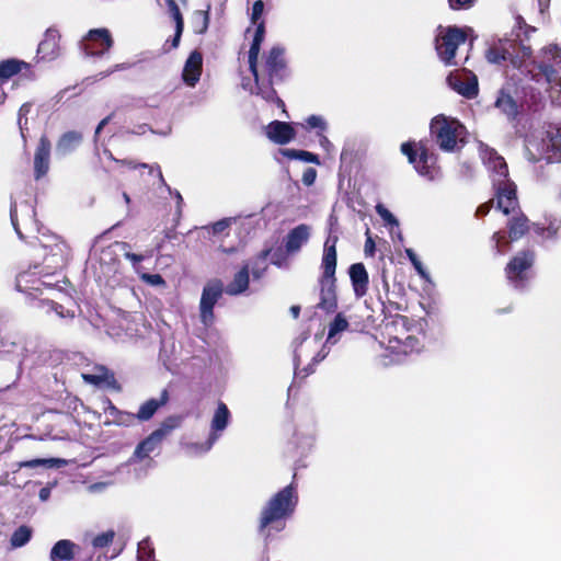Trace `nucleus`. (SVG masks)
I'll return each mask as SVG.
<instances>
[{"label": "nucleus", "mask_w": 561, "mask_h": 561, "mask_svg": "<svg viewBox=\"0 0 561 561\" xmlns=\"http://www.w3.org/2000/svg\"><path fill=\"white\" fill-rule=\"evenodd\" d=\"M122 164H126L128 165L129 168H137V164H134L133 161H126V160H123L121 161ZM138 167H141V168H148L149 169V172L150 173H153L156 172L157 173V176L159 179V181L165 185V182H164V179H163V175H162V172H161V169L158 164H154V165H149V164H146V163H141V164H138Z\"/></svg>", "instance_id": "45"}, {"label": "nucleus", "mask_w": 561, "mask_h": 561, "mask_svg": "<svg viewBox=\"0 0 561 561\" xmlns=\"http://www.w3.org/2000/svg\"><path fill=\"white\" fill-rule=\"evenodd\" d=\"M10 218H11V222H12V226L16 232V234L19 236L20 239H23L24 238V233L20 227V221H19V208L16 206V204H12L11 205V208H10Z\"/></svg>", "instance_id": "48"}, {"label": "nucleus", "mask_w": 561, "mask_h": 561, "mask_svg": "<svg viewBox=\"0 0 561 561\" xmlns=\"http://www.w3.org/2000/svg\"><path fill=\"white\" fill-rule=\"evenodd\" d=\"M222 291L224 288L220 280L208 282L203 288L199 301V319L206 328L214 323V307L222 296Z\"/></svg>", "instance_id": "8"}, {"label": "nucleus", "mask_w": 561, "mask_h": 561, "mask_svg": "<svg viewBox=\"0 0 561 561\" xmlns=\"http://www.w3.org/2000/svg\"><path fill=\"white\" fill-rule=\"evenodd\" d=\"M33 530L26 525H21L16 528L10 538L11 548L16 549L24 547L31 540Z\"/></svg>", "instance_id": "32"}, {"label": "nucleus", "mask_w": 561, "mask_h": 561, "mask_svg": "<svg viewBox=\"0 0 561 561\" xmlns=\"http://www.w3.org/2000/svg\"><path fill=\"white\" fill-rule=\"evenodd\" d=\"M472 1L473 0H448L449 5L453 10L468 8L472 4Z\"/></svg>", "instance_id": "57"}, {"label": "nucleus", "mask_w": 561, "mask_h": 561, "mask_svg": "<svg viewBox=\"0 0 561 561\" xmlns=\"http://www.w3.org/2000/svg\"><path fill=\"white\" fill-rule=\"evenodd\" d=\"M112 116L113 114L106 116L105 118H103L99 125L96 126L95 128V137L99 136V134L101 133V130L110 123V121L112 119Z\"/></svg>", "instance_id": "62"}, {"label": "nucleus", "mask_w": 561, "mask_h": 561, "mask_svg": "<svg viewBox=\"0 0 561 561\" xmlns=\"http://www.w3.org/2000/svg\"><path fill=\"white\" fill-rule=\"evenodd\" d=\"M462 125L445 116H436L431 123V133L439 148L445 151H453L462 131Z\"/></svg>", "instance_id": "6"}, {"label": "nucleus", "mask_w": 561, "mask_h": 561, "mask_svg": "<svg viewBox=\"0 0 561 561\" xmlns=\"http://www.w3.org/2000/svg\"><path fill=\"white\" fill-rule=\"evenodd\" d=\"M447 83L453 90L467 99H474L478 95V79L470 72L463 76L450 73L447 77Z\"/></svg>", "instance_id": "13"}, {"label": "nucleus", "mask_w": 561, "mask_h": 561, "mask_svg": "<svg viewBox=\"0 0 561 561\" xmlns=\"http://www.w3.org/2000/svg\"><path fill=\"white\" fill-rule=\"evenodd\" d=\"M66 465V460L59 458H37L32 460L22 461L19 463L20 468H60Z\"/></svg>", "instance_id": "33"}, {"label": "nucleus", "mask_w": 561, "mask_h": 561, "mask_svg": "<svg viewBox=\"0 0 561 561\" xmlns=\"http://www.w3.org/2000/svg\"><path fill=\"white\" fill-rule=\"evenodd\" d=\"M466 34L456 26H449L447 28L440 30L436 36L435 48L440 60L445 65H456L454 61L456 50L459 45L466 42Z\"/></svg>", "instance_id": "7"}, {"label": "nucleus", "mask_w": 561, "mask_h": 561, "mask_svg": "<svg viewBox=\"0 0 561 561\" xmlns=\"http://www.w3.org/2000/svg\"><path fill=\"white\" fill-rule=\"evenodd\" d=\"M147 130H150L151 133H156L153 129H151L147 124H142L137 126L135 129H133L130 133L136 135H144Z\"/></svg>", "instance_id": "61"}, {"label": "nucleus", "mask_w": 561, "mask_h": 561, "mask_svg": "<svg viewBox=\"0 0 561 561\" xmlns=\"http://www.w3.org/2000/svg\"><path fill=\"white\" fill-rule=\"evenodd\" d=\"M170 15L175 22V26H184V21L179 5L174 0H165Z\"/></svg>", "instance_id": "43"}, {"label": "nucleus", "mask_w": 561, "mask_h": 561, "mask_svg": "<svg viewBox=\"0 0 561 561\" xmlns=\"http://www.w3.org/2000/svg\"><path fill=\"white\" fill-rule=\"evenodd\" d=\"M298 504V493L294 483L288 484L275 493L262 507L259 517L257 533L264 546L277 539L286 528V519L289 518Z\"/></svg>", "instance_id": "1"}, {"label": "nucleus", "mask_w": 561, "mask_h": 561, "mask_svg": "<svg viewBox=\"0 0 561 561\" xmlns=\"http://www.w3.org/2000/svg\"><path fill=\"white\" fill-rule=\"evenodd\" d=\"M485 164L492 172L493 186L496 192L497 208L505 215L518 205L516 185L508 179V168L503 157L489 149L484 157Z\"/></svg>", "instance_id": "4"}, {"label": "nucleus", "mask_w": 561, "mask_h": 561, "mask_svg": "<svg viewBox=\"0 0 561 561\" xmlns=\"http://www.w3.org/2000/svg\"><path fill=\"white\" fill-rule=\"evenodd\" d=\"M560 228V224L551 222L547 228L542 229V233L547 238H556Z\"/></svg>", "instance_id": "56"}, {"label": "nucleus", "mask_w": 561, "mask_h": 561, "mask_svg": "<svg viewBox=\"0 0 561 561\" xmlns=\"http://www.w3.org/2000/svg\"><path fill=\"white\" fill-rule=\"evenodd\" d=\"M230 421V411L224 402H219L210 422V434L207 440L202 445H192L198 448L199 453H207L220 437L221 433L227 428Z\"/></svg>", "instance_id": "10"}, {"label": "nucleus", "mask_w": 561, "mask_h": 561, "mask_svg": "<svg viewBox=\"0 0 561 561\" xmlns=\"http://www.w3.org/2000/svg\"><path fill=\"white\" fill-rule=\"evenodd\" d=\"M249 286V265H244L233 277L232 282L226 287V293L230 296H237L248 289Z\"/></svg>", "instance_id": "27"}, {"label": "nucleus", "mask_w": 561, "mask_h": 561, "mask_svg": "<svg viewBox=\"0 0 561 561\" xmlns=\"http://www.w3.org/2000/svg\"><path fill=\"white\" fill-rule=\"evenodd\" d=\"M310 238V227L301 224L291 229L286 238L285 248L288 253L298 252Z\"/></svg>", "instance_id": "20"}, {"label": "nucleus", "mask_w": 561, "mask_h": 561, "mask_svg": "<svg viewBox=\"0 0 561 561\" xmlns=\"http://www.w3.org/2000/svg\"><path fill=\"white\" fill-rule=\"evenodd\" d=\"M377 214L388 224L391 226H399L398 219L381 204H378L376 206Z\"/></svg>", "instance_id": "47"}, {"label": "nucleus", "mask_w": 561, "mask_h": 561, "mask_svg": "<svg viewBox=\"0 0 561 561\" xmlns=\"http://www.w3.org/2000/svg\"><path fill=\"white\" fill-rule=\"evenodd\" d=\"M23 62L15 59H8L0 62V81L5 82L8 79L21 71Z\"/></svg>", "instance_id": "35"}, {"label": "nucleus", "mask_w": 561, "mask_h": 561, "mask_svg": "<svg viewBox=\"0 0 561 561\" xmlns=\"http://www.w3.org/2000/svg\"><path fill=\"white\" fill-rule=\"evenodd\" d=\"M351 283L354 294L357 298H362L367 294L369 277L363 263H354L348 270Z\"/></svg>", "instance_id": "17"}, {"label": "nucleus", "mask_w": 561, "mask_h": 561, "mask_svg": "<svg viewBox=\"0 0 561 561\" xmlns=\"http://www.w3.org/2000/svg\"><path fill=\"white\" fill-rule=\"evenodd\" d=\"M83 379L92 385H100L101 382L104 381V378L102 376L94 374H84Z\"/></svg>", "instance_id": "59"}, {"label": "nucleus", "mask_w": 561, "mask_h": 561, "mask_svg": "<svg viewBox=\"0 0 561 561\" xmlns=\"http://www.w3.org/2000/svg\"><path fill=\"white\" fill-rule=\"evenodd\" d=\"M33 273H30V272H21L18 276H16V288L20 290V291H27L28 289H35V290H39V287L37 286V284H43V285H46L45 282H41L39 279H35V280H32V285L28 286L27 284L31 282L30 280V276L32 275Z\"/></svg>", "instance_id": "39"}, {"label": "nucleus", "mask_w": 561, "mask_h": 561, "mask_svg": "<svg viewBox=\"0 0 561 561\" xmlns=\"http://www.w3.org/2000/svg\"><path fill=\"white\" fill-rule=\"evenodd\" d=\"M364 252L366 256H373L375 254V242L370 236L366 239Z\"/></svg>", "instance_id": "58"}, {"label": "nucleus", "mask_w": 561, "mask_h": 561, "mask_svg": "<svg viewBox=\"0 0 561 561\" xmlns=\"http://www.w3.org/2000/svg\"><path fill=\"white\" fill-rule=\"evenodd\" d=\"M113 44L112 34L107 28H93L81 41V49L87 56L101 57L112 48Z\"/></svg>", "instance_id": "9"}, {"label": "nucleus", "mask_w": 561, "mask_h": 561, "mask_svg": "<svg viewBox=\"0 0 561 561\" xmlns=\"http://www.w3.org/2000/svg\"><path fill=\"white\" fill-rule=\"evenodd\" d=\"M232 222L231 218H224L216 222H214L210 226H205L203 229L211 231L214 234L222 233L225 230H227Z\"/></svg>", "instance_id": "44"}, {"label": "nucleus", "mask_w": 561, "mask_h": 561, "mask_svg": "<svg viewBox=\"0 0 561 561\" xmlns=\"http://www.w3.org/2000/svg\"><path fill=\"white\" fill-rule=\"evenodd\" d=\"M295 135L294 128L286 122L273 121L266 126L267 138L277 145L290 142Z\"/></svg>", "instance_id": "16"}, {"label": "nucleus", "mask_w": 561, "mask_h": 561, "mask_svg": "<svg viewBox=\"0 0 561 561\" xmlns=\"http://www.w3.org/2000/svg\"><path fill=\"white\" fill-rule=\"evenodd\" d=\"M374 287L378 301L383 306L389 300V283L385 271L381 272L378 279H374Z\"/></svg>", "instance_id": "37"}, {"label": "nucleus", "mask_w": 561, "mask_h": 561, "mask_svg": "<svg viewBox=\"0 0 561 561\" xmlns=\"http://www.w3.org/2000/svg\"><path fill=\"white\" fill-rule=\"evenodd\" d=\"M336 242V237H329L327 239L321 259L322 275L319 278L320 300L317 304V308L327 313H333L337 309L335 277L337 263Z\"/></svg>", "instance_id": "3"}, {"label": "nucleus", "mask_w": 561, "mask_h": 561, "mask_svg": "<svg viewBox=\"0 0 561 561\" xmlns=\"http://www.w3.org/2000/svg\"><path fill=\"white\" fill-rule=\"evenodd\" d=\"M264 35H265V26H264V23L261 22L257 24V26L255 28L253 41H252V44L249 49V67H250V69L255 68V62L257 61V58H259L261 45L264 41Z\"/></svg>", "instance_id": "28"}, {"label": "nucleus", "mask_w": 561, "mask_h": 561, "mask_svg": "<svg viewBox=\"0 0 561 561\" xmlns=\"http://www.w3.org/2000/svg\"><path fill=\"white\" fill-rule=\"evenodd\" d=\"M111 414L118 425H129L137 419L136 414L119 411L115 407L111 408Z\"/></svg>", "instance_id": "40"}, {"label": "nucleus", "mask_w": 561, "mask_h": 561, "mask_svg": "<svg viewBox=\"0 0 561 561\" xmlns=\"http://www.w3.org/2000/svg\"><path fill=\"white\" fill-rule=\"evenodd\" d=\"M494 107L497 108L510 122L514 121L519 113V107L516 100L504 88L497 92Z\"/></svg>", "instance_id": "18"}, {"label": "nucleus", "mask_w": 561, "mask_h": 561, "mask_svg": "<svg viewBox=\"0 0 561 561\" xmlns=\"http://www.w3.org/2000/svg\"><path fill=\"white\" fill-rule=\"evenodd\" d=\"M13 350L5 351V354L0 353V356H9V360L16 365L18 371L21 373L22 364L26 357V348L16 343H12Z\"/></svg>", "instance_id": "36"}, {"label": "nucleus", "mask_w": 561, "mask_h": 561, "mask_svg": "<svg viewBox=\"0 0 561 561\" xmlns=\"http://www.w3.org/2000/svg\"><path fill=\"white\" fill-rule=\"evenodd\" d=\"M317 179V170L313 168H308L302 173L301 181L306 186H311Z\"/></svg>", "instance_id": "54"}, {"label": "nucleus", "mask_w": 561, "mask_h": 561, "mask_svg": "<svg viewBox=\"0 0 561 561\" xmlns=\"http://www.w3.org/2000/svg\"><path fill=\"white\" fill-rule=\"evenodd\" d=\"M541 154L548 163L560 160L561 157V129L547 130L541 139Z\"/></svg>", "instance_id": "14"}, {"label": "nucleus", "mask_w": 561, "mask_h": 561, "mask_svg": "<svg viewBox=\"0 0 561 561\" xmlns=\"http://www.w3.org/2000/svg\"><path fill=\"white\" fill-rule=\"evenodd\" d=\"M202 55L196 50L191 53L185 62L182 75L184 82L188 87H195V84L198 82L202 73Z\"/></svg>", "instance_id": "21"}, {"label": "nucleus", "mask_w": 561, "mask_h": 561, "mask_svg": "<svg viewBox=\"0 0 561 561\" xmlns=\"http://www.w3.org/2000/svg\"><path fill=\"white\" fill-rule=\"evenodd\" d=\"M528 231V219L522 215L513 218L510 222V238L515 241L520 239Z\"/></svg>", "instance_id": "34"}, {"label": "nucleus", "mask_w": 561, "mask_h": 561, "mask_svg": "<svg viewBox=\"0 0 561 561\" xmlns=\"http://www.w3.org/2000/svg\"><path fill=\"white\" fill-rule=\"evenodd\" d=\"M405 254L407 256L409 257L411 264L414 266V268L416 270V272L422 276V277H425L426 276V272L425 270L423 268V264L422 262L419 260L417 255L414 253V251L412 249H405Z\"/></svg>", "instance_id": "49"}, {"label": "nucleus", "mask_w": 561, "mask_h": 561, "mask_svg": "<svg viewBox=\"0 0 561 561\" xmlns=\"http://www.w3.org/2000/svg\"><path fill=\"white\" fill-rule=\"evenodd\" d=\"M41 307L46 310V312L54 311L59 318H73L75 311L65 308L62 305H59L53 300H46L41 302Z\"/></svg>", "instance_id": "38"}, {"label": "nucleus", "mask_w": 561, "mask_h": 561, "mask_svg": "<svg viewBox=\"0 0 561 561\" xmlns=\"http://www.w3.org/2000/svg\"><path fill=\"white\" fill-rule=\"evenodd\" d=\"M514 43L510 39H499L492 44L485 51V58L490 64L499 65L512 57Z\"/></svg>", "instance_id": "22"}, {"label": "nucleus", "mask_w": 561, "mask_h": 561, "mask_svg": "<svg viewBox=\"0 0 561 561\" xmlns=\"http://www.w3.org/2000/svg\"><path fill=\"white\" fill-rule=\"evenodd\" d=\"M174 427V424H169L165 422L159 428L153 431L148 437H146L137 445L133 457L129 459V462L149 458L150 454L160 446L163 438L170 434Z\"/></svg>", "instance_id": "11"}, {"label": "nucleus", "mask_w": 561, "mask_h": 561, "mask_svg": "<svg viewBox=\"0 0 561 561\" xmlns=\"http://www.w3.org/2000/svg\"><path fill=\"white\" fill-rule=\"evenodd\" d=\"M401 151L409 158V162L415 165L416 171L421 175H428L430 173V156L425 149H422L419 153V160L416 158L417 153L413 150L411 144L404 142L401 146Z\"/></svg>", "instance_id": "23"}, {"label": "nucleus", "mask_w": 561, "mask_h": 561, "mask_svg": "<svg viewBox=\"0 0 561 561\" xmlns=\"http://www.w3.org/2000/svg\"><path fill=\"white\" fill-rule=\"evenodd\" d=\"M280 153L290 160H299L306 163L320 164L319 157L310 151L298 149H280Z\"/></svg>", "instance_id": "31"}, {"label": "nucleus", "mask_w": 561, "mask_h": 561, "mask_svg": "<svg viewBox=\"0 0 561 561\" xmlns=\"http://www.w3.org/2000/svg\"><path fill=\"white\" fill-rule=\"evenodd\" d=\"M31 107H32L31 103H24V104H22V106L19 110L18 125H19L21 136L24 141H25L24 129L26 128L25 126L27 124L26 115L30 113Z\"/></svg>", "instance_id": "41"}, {"label": "nucleus", "mask_w": 561, "mask_h": 561, "mask_svg": "<svg viewBox=\"0 0 561 561\" xmlns=\"http://www.w3.org/2000/svg\"><path fill=\"white\" fill-rule=\"evenodd\" d=\"M198 14L202 16L203 19V27L202 30L199 31V33H204L207 27H208V23H209V14H208V11H201L198 12Z\"/></svg>", "instance_id": "63"}, {"label": "nucleus", "mask_w": 561, "mask_h": 561, "mask_svg": "<svg viewBox=\"0 0 561 561\" xmlns=\"http://www.w3.org/2000/svg\"><path fill=\"white\" fill-rule=\"evenodd\" d=\"M129 248H130V245L128 243H126V242L122 243V249L124 250V256L127 260H129L134 265L142 262L144 261V255L131 253L130 251H128Z\"/></svg>", "instance_id": "52"}, {"label": "nucleus", "mask_w": 561, "mask_h": 561, "mask_svg": "<svg viewBox=\"0 0 561 561\" xmlns=\"http://www.w3.org/2000/svg\"><path fill=\"white\" fill-rule=\"evenodd\" d=\"M78 546L68 539L58 540L49 553L50 561H71L76 556Z\"/></svg>", "instance_id": "24"}, {"label": "nucleus", "mask_w": 561, "mask_h": 561, "mask_svg": "<svg viewBox=\"0 0 561 561\" xmlns=\"http://www.w3.org/2000/svg\"><path fill=\"white\" fill-rule=\"evenodd\" d=\"M59 34L56 30H47L44 39L39 43L37 54L44 60H53L58 56Z\"/></svg>", "instance_id": "19"}, {"label": "nucleus", "mask_w": 561, "mask_h": 561, "mask_svg": "<svg viewBox=\"0 0 561 561\" xmlns=\"http://www.w3.org/2000/svg\"><path fill=\"white\" fill-rule=\"evenodd\" d=\"M536 254L533 250L517 252L507 263L505 275L508 283L516 289H524L530 278V271L535 263Z\"/></svg>", "instance_id": "5"}, {"label": "nucleus", "mask_w": 561, "mask_h": 561, "mask_svg": "<svg viewBox=\"0 0 561 561\" xmlns=\"http://www.w3.org/2000/svg\"><path fill=\"white\" fill-rule=\"evenodd\" d=\"M328 353H324L323 351L319 352L313 358L310 364H308L301 371L305 374L302 377H307L308 375L312 374L314 371V367L317 364H319L321 360L325 358Z\"/></svg>", "instance_id": "50"}, {"label": "nucleus", "mask_w": 561, "mask_h": 561, "mask_svg": "<svg viewBox=\"0 0 561 561\" xmlns=\"http://www.w3.org/2000/svg\"><path fill=\"white\" fill-rule=\"evenodd\" d=\"M53 240L54 242L50 244H43V249L47 251L44 257V264L47 271L64 267L70 257V249L68 245L57 237H54Z\"/></svg>", "instance_id": "12"}, {"label": "nucleus", "mask_w": 561, "mask_h": 561, "mask_svg": "<svg viewBox=\"0 0 561 561\" xmlns=\"http://www.w3.org/2000/svg\"><path fill=\"white\" fill-rule=\"evenodd\" d=\"M50 148L49 139L46 136H42L34 156V174L36 180L48 172Z\"/></svg>", "instance_id": "15"}, {"label": "nucleus", "mask_w": 561, "mask_h": 561, "mask_svg": "<svg viewBox=\"0 0 561 561\" xmlns=\"http://www.w3.org/2000/svg\"><path fill=\"white\" fill-rule=\"evenodd\" d=\"M264 10V2L263 0H255L252 7V13H251V22L253 24H256L257 21L261 19Z\"/></svg>", "instance_id": "51"}, {"label": "nucleus", "mask_w": 561, "mask_h": 561, "mask_svg": "<svg viewBox=\"0 0 561 561\" xmlns=\"http://www.w3.org/2000/svg\"><path fill=\"white\" fill-rule=\"evenodd\" d=\"M183 28H184V26H175V34H174V37L172 39V45H171L173 48H176L179 46L180 38L183 33Z\"/></svg>", "instance_id": "60"}, {"label": "nucleus", "mask_w": 561, "mask_h": 561, "mask_svg": "<svg viewBox=\"0 0 561 561\" xmlns=\"http://www.w3.org/2000/svg\"><path fill=\"white\" fill-rule=\"evenodd\" d=\"M319 145L320 147L327 151L328 153L334 150L333 144L329 140V138L323 133H318Z\"/></svg>", "instance_id": "55"}, {"label": "nucleus", "mask_w": 561, "mask_h": 561, "mask_svg": "<svg viewBox=\"0 0 561 561\" xmlns=\"http://www.w3.org/2000/svg\"><path fill=\"white\" fill-rule=\"evenodd\" d=\"M254 77V85H250L251 93L260 95L268 102H276L277 106L284 107L285 103L277 96L273 85L282 82L288 76V68L285 60V48L276 45L264 56V64L259 70L257 61L255 68L250 69Z\"/></svg>", "instance_id": "2"}, {"label": "nucleus", "mask_w": 561, "mask_h": 561, "mask_svg": "<svg viewBox=\"0 0 561 561\" xmlns=\"http://www.w3.org/2000/svg\"><path fill=\"white\" fill-rule=\"evenodd\" d=\"M350 324L343 313H337L333 321L329 324V332L327 343L335 344L337 342L336 335L348 329Z\"/></svg>", "instance_id": "29"}, {"label": "nucleus", "mask_w": 561, "mask_h": 561, "mask_svg": "<svg viewBox=\"0 0 561 561\" xmlns=\"http://www.w3.org/2000/svg\"><path fill=\"white\" fill-rule=\"evenodd\" d=\"M306 123H307L308 128H310V129H319L320 130L319 133H323L328 128L327 121L322 116H320V115H310L306 119Z\"/></svg>", "instance_id": "42"}, {"label": "nucleus", "mask_w": 561, "mask_h": 561, "mask_svg": "<svg viewBox=\"0 0 561 561\" xmlns=\"http://www.w3.org/2000/svg\"><path fill=\"white\" fill-rule=\"evenodd\" d=\"M114 535L115 534L112 530L98 535L92 541L93 547L104 548L108 546L112 542Z\"/></svg>", "instance_id": "46"}, {"label": "nucleus", "mask_w": 561, "mask_h": 561, "mask_svg": "<svg viewBox=\"0 0 561 561\" xmlns=\"http://www.w3.org/2000/svg\"><path fill=\"white\" fill-rule=\"evenodd\" d=\"M49 496H50V488L46 486V488H42L39 490L38 497L41 501L45 502L49 499Z\"/></svg>", "instance_id": "64"}, {"label": "nucleus", "mask_w": 561, "mask_h": 561, "mask_svg": "<svg viewBox=\"0 0 561 561\" xmlns=\"http://www.w3.org/2000/svg\"><path fill=\"white\" fill-rule=\"evenodd\" d=\"M169 400L168 390L164 389L161 392L160 399H150L142 403L136 413L137 420L139 421H148L150 420L157 410L164 405Z\"/></svg>", "instance_id": "26"}, {"label": "nucleus", "mask_w": 561, "mask_h": 561, "mask_svg": "<svg viewBox=\"0 0 561 561\" xmlns=\"http://www.w3.org/2000/svg\"><path fill=\"white\" fill-rule=\"evenodd\" d=\"M82 134L76 130H70L61 135L56 145V154L65 157L75 151L81 144Z\"/></svg>", "instance_id": "25"}, {"label": "nucleus", "mask_w": 561, "mask_h": 561, "mask_svg": "<svg viewBox=\"0 0 561 561\" xmlns=\"http://www.w3.org/2000/svg\"><path fill=\"white\" fill-rule=\"evenodd\" d=\"M142 280L152 286L165 285L163 277L160 274H144Z\"/></svg>", "instance_id": "53"}, {"label": "nucleus", "mask_w": 561, "mask_h": 561, "mask_svg": "<svg viewBox=\"0 0 561 561\" xmlns=\"http://www.w3.org/2000/svg\"><path fill=\"white\" fill-rule=\"evenodd\" d=\"M22 216V226L27 233L38 232L37 220L35 218V210L32 205L24 204L20 207Z\"/></svg>", "instance_id": "30"}]
</instances>
